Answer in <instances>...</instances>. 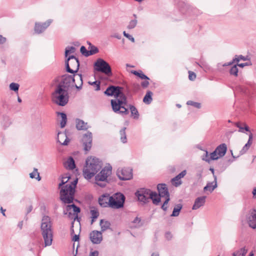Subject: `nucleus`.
Segmentation results:
<instances>
[{
  "label": "nucleus",
  "instance_id": "f257e3e1",
  "mask_svg": "<svg viewBox=\"0 0 256 256\" xmlns=\"http://www.w3.org/2000/svg\"><path fill=\"white\" fill-rule=\"evenodd\" d=\"M122 88L120 86H110L104 92L108 96H114L116 99L111 100V105L114 112L126 115L129 113L128 108H126L127 100L125 95L122 93Z\"/></svg>",
  "mask_w": 256,
  "mask_h": 256
},
{
  "label": "nucleus",
  "instance_id": "f03ea898",
  "mask_svg": "<svg viewBox=\"0 0 256 256\" xmlns=\"http://www.w3.org/2000/svg\"><path fill=\"white\" fill-rule=\"evenodd\" d=\"M70 176L68 174L62 176L61 182L58 184V188L62 187L60 192V200L65 204H70L72 202L75 193V188L78 183V178H76L70 184H66L70 178Z\"/></svg>",
  "mask_w": 256,
  "mask_h": 256
},
{
  "label": "nucleus",
  "instance_id": "7ed1b4c3",
  "mask_svg": "<svg viewBox=\"0 0 256 256\" xmlns=\"http://www.w3.org/2000/svg\"><path fill=\"white\" fill-rule=\"evenodd\" d=\"M102 162L98 158L90 156L86 161V164L83 169V175L85 178L90 180L102 168Z\"/></svg>",
  "mask_w": 256,
  "mask_h": 256
},
{
  "label": "nucleus",
  "instance_id": "20e7f679",
  "mask_svg": "<svg viewBox=\"0 0 256 256\" xmlns=\"http://www.w3.org/2000/svg\"><path fill=\"white\" fill-rule=\"evenodd\" d=\"M40 230L44 240V246H50L52 242L53 232L51 219L48 216H43L42 220Z\"/></svg>",
  "mask_w": 256,
  "mask_h": 256
},
{
  "label": "nucleus",
  "instance_id": "39448f33",
  "mask_svg": "<svg viewBox=\"0 0 256 256\" xmlns=\"http://www.w3.org/2000/svg\"><path fill=\"white\" fill-rule=\"evenodd\" d=\"M52 100L60 106H66L69 100V95L68 90L62 88L61 86H56L52 95Z\"/></svg>",
  "mask_w": 256,
  "mask_h": 256
},
{
  "label": "nucleus",
  "instance_id": "423d86ee",
  "mask_svg": "<svg viewBox=\"0 0 256 256\" xmlns=\"http://www.w3.org/2000/svg\"><path fill=\"white\" fill-rule=\"evenodd\" d=\"M112 168L108 165L104 167L95 176L96 184L102 188L108 183V178L112 174Z\"/></svg>",
  "mask_w": 256,
  "mask_h": 256
},
{
  "label": "nucleus",
  "instance_id": "0eeeda50",
  "mask_svg": "<svg viewBox=\"0 0 256 256\" xmlns=\"http://www.w3.org/2000/svg\"><path fill=\"white\" fill-rule=\"evenodd\" d=\"M94 70L96 71L102 72L108 76L112 75L110 66L102 58H98L94 63Z\"/></svg>",
  "mask_w": 256,
  "mask_h": 256
},
{
  "label": "nucleus",
  "instance_id": "6e6552de",
  "mask_svg": "<svg viewBox=\"0 0 256 256\" xmlns=\"http://www.w3.org/2000/svg\"><path fill=\"white\" fill-rule=\"evenodd\" d=\"M125 200L124 195L121 193H116L110 196L108 207L118 209L124 206Z\"/></svg>",
  "mask_w": 256,
  "mask_h": 256
},
{
  "label": "nucleus",
  "instance_id": "1a4fd4ad",
  "mask_svg": "<svg viewBox=\"0 0 256 256\" xmlns=\"http://www.w3.org/2000/svg\"><path fill=\"white\" fill-rule=\"evenodd\" d=\"M79 66V60L74 56H70L66 60V70L69 73H76L78 70Z\"/></svg>",
  "mask_w": 256,
  "mask_h": 256
},
{
  "label": "nucleus",
  "instance_id": "9d476101",
  "mask_svg": "<svg viewBox=\"0 0 256 256\" xmlns=\"http://www.w3.org/2000/svg\"><path fill=\"white\" fill-rule=\"evenodd\" d=\"M57 86H61L62 89L68 90L70 87L74 86L73 76L67 74L62 76V80Z\"/></svg>",
  "mask_w": 256,
  "mask_h": 256
},
{
  "label": "nucleus",
  "instance_id": "9b49d317",
  "mask_svg": "<svg viewBox=\"0 0 256 256\" xmlns=\"http://www.w3.org/2000/svg\"><path fill=\"white\" fill-rule=\"evenodd\" d=\"M116 175L120 180H129L132 178V170L130 168H118Z\"/></svg>",
  "mask_w": 256,
  "mask_h": 256
},
{
  "label": "nucleus",
  "instance_id": "f8f14e48",
  "mask_svg": "<svg viewBox=\"0 0 256 256\" xmlns=\"http://www.w3.org/2000/svg\"><path fill=\"white\" fill-rule=\"evenodd\" d=\"M151 192L149 189L142 188L136 192V196L139 201L147 203L149 202Z\"/></svg>",
  "mask_w": 256,
  "mask_h": 256
},
{
  "label": "nucleus",
  "instance_id": "ddd939ff",
  "mask_svg": "<svg viewBox=\"0 0 256 256\" xmlns=\"http://www.w3.org/2000/svg\"><path fill=\"white\" fill-rule=\"evenodd\" d=\"M92 134L90 132H88L82 136L81 139V142L82 144L84 150L85 151H88L91 148L92 146Z\"/></svg>",
  "mask_w": 256,
  "mask_h": 256
},
{
  "label": "nucleus",
  "instance_id": "4468645a",
  "mask_svg": "<svg viewBox=\"0 0 256 256\" xmlns=\"http://www.w3.org/2000/svg\"><path fill=\"white\" fill-rule=\"evenodd\" d=\"M227 150V146L225 144L219 145L212 152V159L216 160L224 156Z\"/></svg>",
  "mask_w": 256,
  "mask_h": 256
},
{
  "label": "nucleus",
  "instance_id": "2eb2a0df",
  "mask_svg": "<svg viewBox=\"0 0 256 256\" xmlns=\"http://www.w3.org/2000/svg\"><path fill=\"white\" fill-rule=\"evenodd\" d=\"M246 220L249 226L252 228H256V210H251L246 216Z\"/></svg>",
  "mask_w": 256,
  "mask_h": 256
},
{
  "label": "nucleus",
  "instance_id": "dca6fc26",
  "mask_svg": "<svg viewBox=\"0 0 256 256\" xmlns=\"http://www.w3.org/2000/svg\"><path fill=\"white\" fill-rule=\"evenodd\" d=\"M91 242L94 244H99L102 240V232L93 230L90 234Z\"/></svg>",
  "mask_w": 256,
  "mask_h": 256
},
{
  "label": "nucleus",
  "instance_id": "f3484780",
  "mask_svg": "<svg viewBox=\"0 0 256 256\" xmlns=\"http://www.w3.org/2000/svg\"><path fill=\"white\" fill-rule=\"evenodd\" d=\"M52 22L51 20H48L44 23L36 22L34 26V32L36 33L40 34L43 32L50 25Z\"/></svg>",
  "mask_w": 256,
  "mask_h": 256
},
{
  "label": "nucleus",
  "instance_id": "a211bd4d",
  "mask_svg": "<svg viewBox=\"0 0 256 256\" xmlns=\"http://www.w3.org/2000/svg\"><path fill=\"white\" fill-rule=\"evenodd\" d=\"M157 189L158 192V194L162 198H169L170 194L166 185L164 184H160L157 186Z\"/></svg>",
  "mask_w": 256,
  "mask_h": 256
},
{
  "label": "nucleus",
  "instance_id": "6ab92c4d",
  "mask_svg": "<svg viewBox=\"0 0 256 256\" xmlns=\"http://www.w3.org/2000/svg\"><path fill=\"white\" fill-rule=\"evenodd\" d=\"M74 86L78 90H80L82 88L83 84L82 77L81 74H74L73 75Z\"/></svg>",
  "mask_w": 256,
  "mask_h": 256
},
{
  "label": "nucleus",
  "instance_id": "aec40b11",
  "mask_svg": "<svg viewBox=\"0 0 256 256\" xmlns=\"http://www.w3.org/2000/svg\"><path fill=\"white\" fill-rule=\"evenodd\" d=\"M110 196L108 194L102 195L98 198L100 205L103 208H108L110 202Z\"/></svg>",
  "mask_w": 256,
  "mask_h": 256
},
{
  "label": "nucleus",
  "instance_id": "412c9836",
  "mask_svg": "<svg viewBox=\"0 0 256 256\" xmlns=\"http://www.w3.org/2000/svg\"><path fill=\"white\" fill-rule=\"evenodd\" d=\"M186 174V170H182L178 175L176 176L174 178L172 179V184L175 186H180L182 182L180 179L184 178Z\"/></svg>",
  "mask_w": 256,
  "mask_h": 256
},
{
  "label": "nucleus",
  "instance_id": "4be33fe9",
  "mask_svg": "<svg viewBox=\"0 0 256 256\" xmlns=\"http://www.w3.org/2000/svg\"><path fill=\"white\" fill-rule=\"evenodd\" d=\"M58 142L63 146H67L70 142V139L67 137L65 132H60L58 134Z\"/></svg>",
  "mask_w": 256,
  "mask_h": 256
},
{
  "label": "nucleus",
  "instance_id": "5701e85b",
  "mask_svg": "<svg viewBox=\"0 0 256 256\" xmlns=\"http://www.w3.org/2000/svg\"><path fill=\"white\" fill-rule=\"evenodd\" d=\"M206 196H202L197 198L195 200L192 209L196 210L203 206L206 202Z\"/></svg>",
  "mask_w": 256,
  "mask_h": 256
},
{
  "label": "nucleus",
  "instance_id": "b1692460",
  "mask_svg": "<svg viewBox=\"0 0 256 256\" xmlns=\"http://www.w3.org/2000/svg\"><path fill=\"white\" fill-rule=\"evenodd\" d=\"M217 185V178L216 176H214V180L213 182H209L204 188V191H209L210 193L212 192L216 188Z\"/></svg>",
  "mask_w": 256,
  "mask_h": 256
},
{
  "label": "nucleus",
  "instance_id": "393cba45",
  "mask_svg": "<svg viewBox=\"0 0 256 256\" xmlns=\"http://www.w3.org/2000/svg\"><path fill=\"white\" fill-rule=\"evenodd\" d=\"M76 128L78 130H86L88 126L86 122L80 119L76 120Z\"/></svg>",
  "mask_w": 256,
  "mask_h": 256
},
{
  "label": "nucleus",
  "instance_id": "a878e982",
  "mask_svg": "<svg viewBox=\"0 0 256 256\" xmlns=\"http://www.w3.org/2000/svg\"><path fill=\"white\" fill-rule=\"evenodd\" d=\"M161 196L156 192H151L150 200L151 199L155 205H158L160 202Z\"/></svg>",
  "mask_w": 256,
  "mask_h": 256
},
{
  "label": "nucleus",
  "instance_id": "bb28decb",
  "mask_svg": "<svg viewBox=\"0 0 256 256\" xmlns=\"http://www.w3.org/2000/svg\"><path fill=\"white\" fill-rule=\"evenodd\" d=\"M65 167L66 168L70 170H72L75 168V167H76L75 162H74V160L72 158L70 157L68 158V160H67V161L66 162V163L65 164Z\"/></svg>",
  "mask_w": 256,
  "mask_h": 256
},
{
  "label": "nucleus",
  "instance_id": "cd10ccee",
  "mask_svg": "<svg viewBox=\"0 0 256 256\" xmlns=\"http://www.w3.org/2000/svg\"><path fill=\"white\" fill-rule=\"evenodd\" d=\"M100 226L101 228V232H104L110 228V222L104 220H101L100 221Z\"/></svg>",
  "mask_w": 256,
  "mask_h": 256
},
{
  "label": "nucleus",
  "instance_id": "c85d7f7f",
  "mask_svg": "<svg viewBox=\"0 0 256 256\" xmlns=\"http://www.w3.org/2000/svg\"><path fill=\"white\" fill-rule=\"evenodd\" d=\"M57 114L58 116H60L62 118L60 122V127L64 128L66 126L67 122L66 115L65 113L61 112H58Z\"/></svg>",
  "mask_w": 256,
  "mask_h": 256
},
{
  "label": "nucleus",
  "instance_id": "c756f323",
  "mask_svg": "<svg viewBox=\"0 0 256 256\" xmlns=\"http://www.w3.org/2000/svg\"><path fill=\"white\" fill-rule=\"evenodd\" d=\"M152 92L150 91H148L146 92V94L144 96L143 98V102L146 104H150L152 102Z\"/></svg>",
  "mask_w": 256,
  "mask_h": 256
},
{
  "label": "nucleus",
  "instance_id": "7c9ffc66",
  "mask_svg": "<svg viewBox=\"0 0 256 256\" xmlns=\"http://www.w3.org/2000/svg\"><path fill=\"white\" fill-rule=\"evenodd\" d=\"M182 206L181 204H176L174 206V208L170 216H178L180 214V210H182Z\"/></svg>",
  "mask_w": 256,
  "mask_h": 256
},
{
  "label": "nucleus",
  "instance_id": "2f4dec72",
  "mask_svg": "<svg viewBox=\"0 0 256 256\" xmlns=\"http://www.w3.org/2000/svg\"><path fill=\"white\" fill-rule=\"evenodd\" d=\"M90 213L92 216L91 224H92L99 216V212L96 208H94V209H92L90 210Z\"/></svg>",
  "mask_w": 256,
  "mask_h": 256
},
{
  "label": "nucleus",
  "instance_id": "473e14b6",
  "mask_svg": "<svg viewBox=\"0 0 256 256\" xmlns=\"http://www.w3.org/2000/svg\"><path fill=\"white\" fill-rule=\"evenodd\" d=\"M30 176L31 178H36L38 181H40L41 180L38 170L36 168H34V171L30 174Z\"/></svg>",
  "mask_w": 256,
  "mask_h": 256
},
{
  "label": "nucleus",
  "instance_id": "72a5a7b5",
  "mask_svg": "<svg viewBox=\"0 0 256 256\" xmlns=\"http://www.w3.org/2000/svg\"><path fill=\"white\" fill-rule=\"evenodd\" d=\"M131 72L134 74L138 76L141 79L146 80H149V78L146 75H145L141 70H140L138 72L136 70H132Z\"/></svg>",
  "mask_w": 256,
  "mask_h": 256
},
{
  "label": "nucleus",
  "instance_id": "f704fd0d",
  "mask_svg": "<svg viewBox=\"0 0 256 256\" xmlns=\"http://www.w3.org/2000/svg\"><path fill=\"white\" fill-rule=\"evenodd\" d=\"M204 155L202 156V159L208 162H210L211 160H214L212 159V152L210 154H208V152L206 150H204Z\"/></svg>",
  "mask_w": 256,
  "mask_h": 256
},
{
  "label": "nucleus",
  "instance_id": "c9c22d12",
  "mask_svg": "<svg viewBox=\"0 0 256 256\" xmlns=\"http://www.w3.org/2000/svg\"><path fill=\"white\" fill-rule=\"evenodd\" d=\"M248 250L245 248H242L234 252L232 255L233 256H245Z\"/></svg>",
  "mask_w": 256,
  "mask_h": 256
},
{
  "label": "nucleus",
  "instance_id": "e433bc0d",
  "mask_svg": "<svg viewBox=\"0 0 256 256\" xmlns=\"http://www.w3.org/2000/svg\"><path fill=\"white\" fill-rule=\"evenodd\" d=\"M129 108L131 112L132 116H133L134 118H138L139 114L136 108L132 105H130Z\"/></svg>",
  "mask_w": 256,
  "mask_h": 256
},
{
  "label": "nucleus",
  "instance_id": "4c0bfd02",
  "mask_svg": "<svg viewBox=\"0 0 256 256\" xmlns=\"http://www.w3.org/2000/svg\"><path fill=\"white\" fill-rule=\"evenodd\" d=\"M72 210L74 213L76 214L80 212V208L74 204L68 205L66 206V210L69 212Z\"/></svg>",
  "mask_w": 256,
  "mask_h": 256
},
{
  "label": "nucleus",
  "instance_id": "58836bf2",
  "mask_svg": "<svg viewBox=\"0 0 256 256\" xmlns=\"http://www.w3.org/2000/svg\"><path fill=\"white\" fill-rule=\"evenodd\" d=\"M126 128H123L120 131V140H121V142L124 144L126 143L127 142V138H126Z\"/></svg>",
  "mask_w": 256,
  "mask_h": 256
},
{
  "label": "nucleus",
  "instance_id": "ea45409f",
  "mask_svg": "<svg viewBox=\"0 0 256 256\" xmlns=\"http://www.w3.org/2000/svg\"><path fill=\"white\" fill-rule=\"evenodd\" d=\"M76 51V48L74 46H68L65 50V56L67 57L68 54L70 53H74Z\"/></svg>",
  "mask_w": 256,
  "mask_h": 256
},
{
  "label": "nucleus",
  "instance_id": "a19ab883",
  "mask_svg": "<svg viewBox=\"0 0 256 256\" xmlns=\"http://www.w3.org/2000/svg\"><path fill=\"white\" fill-rule=\"evenodd\" d=\"M230 74L234 75L236 76H238V68L237 67V65L235 64L232 66L230 70Z\"/></svg>",
  "mask_w": 256,
  "mask_h": 256
},
{
  "label": "nucleus",
  "instance_id": "79ce46f5",
  "mask_svg": "<svg viewBox=\"0 0 256 256\" xmlns=\"http://www.w3.org/2000/svg\"><path fill=\"white\" fill-rule=\"evenodd\" d=\"M138 23L137 20H131L127 26L128 29H132L136 27Z\"/></svg>",
  "mask_w": 256,
  "mask_h": 256
},
{
  "label": "nucleus",
  "instance_id": "37998d69",
  "mask_svg": "<svg viewBox=\"0 0 256 256\" xmlns=\"http://www.w3.org/2000/svg\"><path fill=\"white\" fill-rule=\"evenodd\" d=\"M19 84L17 83L12 82L10 84V88L14 92H18L19 88Z\"/></svg>",
  "mask_w": 256,
  "mask_h": 256
},
{
  "label": "nucleus",
  "instance_id": "c03bdc74",
  "mask_svg": "<svg viewBox=\"0 0 256 256\" xmlns=\"http://www.w3.org/2000/svg\"><path fill=\"white\" fill-rule=\"evenodd\" d=\"M89 44L90 46V56L96 54L98 52V50L96 46H92L90 42L89 43Z\"/></svg>",
  "mask_w": 256,
  "mask_h": 256
},
{
  "label": "nucleus",
  "instance_id": "a18cd8bd",
  "mask_svg": "<svg viewBox=\"0 0 256 256\" xmlns=\"http://www.w3.org/2000/svg\"><path fill=\"white\" fill-rule=\"evenodd\" d=\"M186 104L188 105H190L192 106L195 108H200L201 106V104L199 102H194L192 100H188Z\"/></svg>",
  "mask_w": 256,
  "mask_h": 256
},
{
  "label": "nucleus",
  "instance_id": "49530a36",
  "mask_svg": "<svg viewBox=\"0 0 256 256\" xmlns=\"http://www.w3.org/2000/svg\"><path fill=\"white\" fill-rule=\"evenodd\" d=\"M80 52L85 56H90V50H87L84 46H82L80 49Z\"/></svg>",
  "mask_w": 256,
  "mask_h": 256
},
{
  "label": "nucleus",
  "instance_id": "de8ad7c7",
  "mask_svg": "<svg viewBox=\"0 0 256 256\" xmlns=\"http://www.w3.org/2000/svg\"><path fill=\"white\" fill-rule=\"evenodd\" d=\"M239 62V60H238L237 58H234L232 62H229L224 63V64H218V67L220 66H226L232 65L234 62Z\"/></svg>",
  "mask_w": 256,
  "mask_h": 256
},
{
  "label": "nucleus",
  "instance_id": "09e8293b",
  "mask_svg": "<svg viewBox=\"0 0 256 256\" xmlns=\"http://www.w3.org/2000/svg\"><path fill=\"white\" fill-rule=\"evenodd\" d=\"M200 66L206 72L210 70V66L206 62H202Z\"/></svg>",
  "mask_w": 256,
  "mask_h": 256
},
{
  "label": "nucleus",
  "instance_id": "8fccbe9b",
  "mask_svg": "<svg viewBox=\"0 0 256 256\" xmlns=\"http://www.w3.org/2000/svg\"><path fill=\"white\" fill-rule=\"evenodd\" d=\"M170 197L169 198H166V200L163 204L162 206V208L164 210V211H166L167 209H168V202L170 201Z\"/></svg>",
  "mask_w": 256,
  "mask_h": 256
},
{
  "label": "nucleus",
  "instance_id": "3c124183",
  "mask_svg": "<svg viewBox=\"0 0 256 256\" xmlns=\"http://www.w3.org/2000/svg\"><path fill=\"white\" fill-rule=\"evenodd\" d=\"M140 219L138 217L135 218L132 222V223L134 224V227H137L140 226Z\"/></svg>",
  "mask_w": 256,
  "mask_h": 256
},
{
  "label": "nucleus",
  "instance_id": "603ef678",
  "mask_svg": "<svg viewBox=\"0 0 256 256\" xmlns=\"http://www.w3.org/2000/svg\"><path fill=\"white\" fill-rule=\"evenodd\" d=\"M250 146H248L247 144H246L242 149V150L240 152V154L242 155L244 154H245L248 150L249 149Z\"/></svg>",
  "mask_w": 256,
  "mask_h": 256
},
{
  "label": "nucleus",
  "instance_id": "864d4df0",
  "mask_svg": "<svg viewBox=\"0 0 256 256\" xmlns=\"http://www.w3.org/2000/svg\"><path fill=\"white\" fill-rule=\"evenodd\" d=\"M189 75H188V78L190 80H194L196 78V74L192 72H188Z\"/></svg>",
  "mask_w": 256,
  "mask_h": 256
},
{
  "label": "nucleus",
  "instance_id": "5fc2aeb1",
  "mask_svg": "<svg viewBox=\"0 0 256 256\" xmlns=\"http://www.w3.org/2000/svg\"><path fill=\"white\" fill-rule=\"evenodd\" d=\"M252 138H253L252 134V133H250L249 134L248 141L247 143L246 144H247L248 146H251L252 142Z\"/></svg>",
  "mask_w": 256,
  "mask_h": 256
},
{
  "label": "nucleus",
  "instance_id": "6e6d98bb",
  "mask_svg": "<svg viewBox=\"0 0 256 256\" xmlns=\"http://www.w3.org/2000/svg\"><path fill=\"white\" fill-rule=\"evenodd\" d=\"M112 38H114L118 40H120L122 38V36L120 34L118 33H114L110 36Z\"/></svg>",
  "mask_w": 256,
  "mask_h": 256
},
{
  "label": "nucleus",
  "instance_id": "4d7b16f0",
  "mask_svg": "<svg viewBox=\"0 0 256 256\" xmlns=\"http://www.w3.org/2000/svg\"><path fill=\"white\" fill-rule=\"evenodd\" d=\"M149 84L150 83L148 80L144 81L141 83V85L144 88H147Z\"/></svg>",
  "mask_w": 256,
  "mask_h": 256
},
{
  "label": "nucleus",
  "instance_id": "13d9d810",
  "mask_svg": "<svg viewBox=\"0 0 256 256\" xmlns=\"http://www.w3.org/2000/svg\"><path fill=\"white\" fill-rule=\"evenodd\" d=\"M6 38L3 36L2 35L0 34V44H4L6 42Z\"/></svg>",
  "mask_w": 256,
  "mask_h": 256
},
{
  "label": "nucleus",
  "instance_id": "bf43d9fd",
  "mask_svg": "<svg viewBox=\"0 0 256 256\" xmlns=\"http://www.w3.org/2000/svg\"><path fill=\"white\" fill-rule=\"evenodd\" d=\"M89 256H98V252L97 250L92 252H90Z\"/></svg>",
  "mask_w": 256,
  "mask_h": 256
},
{
  "label": "nucleus",
  "instance_id": "052dcab7",
  "mask_svg": "<svg viewBox=\"0 0 256 256\" xmlns=\"http://www.w3.org/2000/svg\"><path fill=\"white\" fill-rule=\"evenodd\" d=\"M126 38L130 40L132 42H134V38L132 36L130 35V34H126Z\"/></svg>",
  "mask_w": 256,
  "mask_h": 256
},
{
  "label": "nucleus",
  "instance_id": "680f3d73",
  "mask_svg": "<svg viewBox=\"0 0 256 256\" xmlns=\"http://www.w3.org/2000/svg\"><path fill=\"white\" fill-rule=\"evenodd\" d=\"M237 58V59L239 60V61L240 60H247V58L245 56H242V55H240V56H238V58Z\"/></svg>",
  "mask_w": 256,
  "mask_h": 256
},
{
  "label": "nucleus",
  "instance_id": "e2e57ef3",
  "mask_svg": "<svg viewBox=\"0 0 256 256\" xmlns=\"http://www.w3.org/2000/svg\"><path fill=\"white\" fill-rule=\"evenodd\" d=\"M79 240V236L77 234H75L74 236L72 238V240L74 242H76Z\"/></svg>",
  "mask_w": 256,
  "mask_h": 256
},
{
  "label": "nucleus",
  "instance_id": "0e129e2a",
  "mask_svg": "<svg viewBox=\"0 0 256 256\" xmlns=\"http://www.w3.org/2000/svg\"><path fill=\"white\" fill-rule=\"evenodd\" d=\"M166 237L168 240H170L172 237V234L170 232H168L166 234Z\"/></svg>",
  "mask_w": 256,
  "mask_h": 256
},
{
  "label": "nucleus",
  "instance_id": "69168bd1",
  "mask_svg": "<svg viewBox=\"0 0 256 256\" xmlns=\"http://www.w3.org/2000/svg\"><path fill=\"white\" fill-rule=\"evenodd\" d=\"M236 126H237V127H238V128H239V129H240V130H239V132H244V128H242V126H240V124H236Z\"/></svg>",
  "mask_w": 256,
  "mask_h": 256
},
{
  "label": "nucleus",
  "instance_id": "338daca9",
  "mask_svg": "<svg viewBox=\"0 0 256 256\" xmlns=\"http://www.w3.org/2000/svg\"><path fill=\"white\" fill-rule=\"evenodd\" d=\"M96 90H100V82H98L97 85L96 86Z\"/></svg>",
  "mask_w": 256,
  "mask_h": 256
},
{
  "label": "nucleus",
  "instance_id": "774afa93",
  "mask_svg": "<svg viewBox=\"0 0 256 256\" xmlns=\"http://www.w3.org/2000/svg\"><path fill=\"white\" fill-rule=\"evenodd\" d=\"M252 193L254 196L256 197V187L254 188Z\"/></svg>",
  "mask_w": 256,
  "mask_h": 256
}]
</instances>
